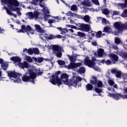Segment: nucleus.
<instances>
[{
  "label": "nucleus",
  "instance_id": "nucleus-9",
  "mask_svg": "<svg viewBox=\"0 0 127 127\" xmlns=\"http://www.w3.org/2000/svg\"><path fill=\"white\" fill-rule=\"evenodd\" d=\"M65 37L62 36L61 35H54L50 34V36L46 37L47 39H49V40H51L52 39H56V38H58V39H61V38H64Z\"/></svg>",
  "mask_w": 127,
  "mask_h": 127
},
{
  "label": "nucleus",
  "instance_id": "nucleus-24",
  "mask_svg": "<svg viewBox=\"0 0 127 127\" xmlns=\"http://www.w3.org/2000/svg\"><path fill=\"white\" fill-rule=\"evenodd\" d=\"M26 15L29 17L30 19H34V14L33 12H28L26 13Z\"/></svg>",
  "mask_w": 127,
  "mask_h": 127
},
{
  "label": "nucleus",
  "instance_id": "nucleus-32",
  "mask_svg": "<svg viewBox=\"0 0 127 127\" xmlns=\"http://www.w3.org/2000/svg\"><path fill=\"white\" fill-rule=\"evenodd\" d=\"M3 8H4L6 10L7 13L8 14H9V15H13V13H12V12H11V11H10V9H8L5 6L3 7Z\"/></svg>",
  "mask_w": 127,
  "mask_h": 127
},
{
  "label": "nucleus",
  "instance_id": "nucleus-25",
  "mask_svg": "<svg viewBox=\"0 0 127 127\" xmlns=\"http://www.w3.org/2000/svg\"><path fill=\"white\" fill-rule=\"evenodd\" d=\"M83 19L86 22H89V21H90V19H91V17H90L88 15H85L84 16H83Z\"/></svg>",
  "mask_w": 127,
  "mask_h": 127
},
{
  "label": "nucleus",
  "instance_id": "nucleus-38",
  "mask_svg": "<svg viewBox=\"0 0 127 127\" xmlns=\"http://www.w3.org/2000/svg\"><path fill=\"white\" fill-rule=\"evenodd\" d=\"M102 23L103 25H106V24H108V23H109V21L106 18H102Z\"/></svg>",
  "mask_w": 127,
  "mask_h": 127
},
{
  "label": "nucleus",
  "instance_id": "nucleus-19",
  "mask_svg": "<svg viewBox=\"0 0 127 127\" xmlns=\"http://www.w3.org/2000/svg\"><path fill=\"white\" fill-rule=\"evenodd\" d=\"M93 88H94V87L93 86V84H92L91 83H88L86 85L85 89L86 91L88 92L89 91H92V90H93Z\"/></svg>",
  "mask_w": 127,
  "mask_h": 127
},
{
  "label": "nucleus",
  "instance_id": "nucleus-23",
  "mask_svg": "<svg viewBox=\"0 0 127 127\" xmlns=\"http://www.w3.org/2000/svg\"><path fill=\"white\" fill-rule=\"evenodd\" d=\"M94 91L95 92H96V93H97L98 94V96H102L101 93L103 92V89H102L101 88H99L98 87H95L94 89Z\"/></svg>",
  "mask_w": 127,
  "mask_h": 127
},
{
  "label": "nucleus",
  "instance_id": "nucleus-52",
  "mask_svg": "<svg viewBox=\"0 0 127 127\" xmlns=\"http://www.w3.org/2000/svg\"><path fill=\"white\" fill-rule=\"evenodd\" d=\"M84 16L83 15H80L76 14V17L77 18H80V19H83Z\"/></svg>",
  "mask_w": 127,
  "mask_h": 127
},
{
  "label": "nucleus",
  "instance_id": "nucleus-44",
  "mask_svg": "<svg viewBox=\"0 0 127 127\" xmlns=\"http://www.w3.org/2000/svg\"><path fill=\"white\" fill-rule=\"evenodd\" d=\"M108 84L109 85V86H113L114 85H115V81H114V80H112V79H109L108 80Z\"/></svg>",
  "mask_w": 127,
  "mask_h": 127
},
{
  "label": "nucleus",
  "instance_id": "nucleus-50",
  "mask_svg": "<svg viewBox=\"0 0 127 127\" xmlns=\"http://www.w3.org/2000/svg\"><path fill=\"white\" fill-rule=\"evenodd\" d=\"M105 64L107 65H111V64H112V61L110 60H107V61H105Z\"/></svg>",
  "mask_w": 127,
  "mask_h": 127
},
{
  "label": "nucleus",
  "instance_id": "nucleus-49",
  "mask_svg": "<svg viewBox=\"0 0 127 127\" xmlns=\"http://www.w3.org/2000/svg\"><path fill=\"white\" fill-rule=\"evenodd\" d=\"M119 14H120V12H118L117 11H113L112 16H114V15H119Z\"/></svg>",
  "mask_w": 127,
  "mask_h": 127
},
{
  "label": "nucleus",
  "instance_id": "nucleus-22",
  "mask_svg": "<svg viewBox=\"0 0 127 127\" xmlns=\"http://www.w3.org/2000/svg\"><path fill=\"white\" fill-rule=\"evenodd\" d=\"M97 55L98 57H103V55H104V50L102 48L99 49L97 53Z\"/></svg>",
  "mask_w": 127,
  "mask_h": 127
},
{
  "label": "nucleus",
  "instance_id": "nucleus-12",
  "mask_svg": "<svg viewBox=\"0 0 127 127\" xmlns=\"http://www.w3.org/2000/svg\"><path fill=\"white\" fill-rule=\"evenodd\" d=\"M62 50V48L59 45H54L53 47V52L55 54L57 52H59Z\"/></svg>",
  "mask_w": 127,
  "mask_h": 127
},
{
  "label": "nucleus",
  "instance_id": "nucleus-53",
  "mask_svg": "<svg viewBox=\"0 0 127 127\" xmlns=\"http://www.w3.org/2000/svg\"><path fill=\"white\" fill-rule=\"evenodd\" d=\"M122 76L124 80H127V74H122Z\"/></svg>",
  "mask_w": 127,
  "mask_h": 127
},
{
  "label": "nucleus",
  "instance_id": "nucleus-37",
  "mask_svg": "<svg viewBox=\"0 0 127 127\" xmlns=\"http://www.w3.org/2000/svg\"><path fill=\"white\" fill-rule=\"evenodd\" d=\"M122 42V40L120 39V38L119 37H115V43L116 44H120L121 42Z\"/></svg>",
  "mask_w": 127,
  "mask_h": 127
},
{
  "label": "nucleus",
  "instance_id": "nucleus-27",
  "mask_svg": "<svg viewBox=\"0 0 127 127\" xmlns=\"http://www.w3.org/2000/svg\"><path fill=\"white\" fill-rule=\"evenodd\" d=\"M1 66L4 71H6V70L7 69V68H8V64L3 63L1 65Z\"/></svg>",
  "mask_w": 127,
  "mask_h": 127
},
{
  "label": "nucleus",
  "instance_id": "nucleus-61",
  "mask_svg": "<svg viewBox=\"0 0 127 127\" xmlns=\"http://www.w3.org/2000/svg\"><path fill=\"white\" fill-rule=\"evenodd\" d=\"M121 16L122 17H127V15L123 12L121 14Z\"/></svg>",
  "mask_w": 127,
  "mask_h": 127
},
{
  "label": "nucleus",
  "instance_id": "nucleus-55",
  "mask_svg": "<svg viewBox=\"0 0 127 127\" xmlns=\"http://www.w3.org/2000/svg\"><path fill=\"white\" fill-rule=\"evenodd\" d=\"M91 68L94 69L95 71H99V68L96 67V65H93Z\"/></svg>",
  "mask_w": 127,
  "mask_h": 127
},
{
  "label": "nucleus",
  "instance_id": "nucleus-17",
  "mask_svg": "<svg viewBox=\"0 0 127 127\" xmlns=\"http://www.w3.org/2000/svg\"><path fill=\"white\" fill-rule=\"evenodd\" d=\"M112 32V28L109 26H107L104 28L103 32H105L106 33H111Z\"/></svg>",
  "mask_w": 127,
  "mask_h": 127
},
{
  "label": "nucleus",
  "instance_id": "nucleus-64",
  "mask_svg": "<svg viewBox=\"0 0 127 127\" xmlns=\"http://www.w3.org/2000/svg\"><path fill=\"white\" fill-rule=\"evenodd\" d=\"M61 34H62V35H65V34H66V32L63 30L62 31H61Z\"/></svg>",
  "mask_w": 127,
  "mask_h": 127
},
{
  "label": "nucleus",
  "instance_id": "nucleus-54",
  "mask_svg": "<svg viewBox=\"0 0 127 127\" xmlns=\"http://www.w3.org/2000/svg\"><path fill=\"white\" fill-rule=\"evenodd\" d=\"M70 64H71L70 66H71V69H75V68H76V64H75V63H71Z\"/></svg>",
  "mask_w": 127,
  "mask_h": 127
},
{
  "label": "nucleus",
  "instance_id": "nucleus-1",
  "mask_svg": "<svg viewBox=\"0 0 127 127\" xmlns=\"http://www.w3.org/2000/svg\"><path fill=\"white\" fill-rule=\"evenodd\" d=\"M61 74V71L58 70L55 72V75L53 74L52 78H50L51 83L53 85L58 84L60 86L62 84V82H64V85H67L70 87L73 86V87H76L78 86V84L82 81V78L80 76H75L73 75L72 78L69 79V75L66 73H64L61 74V78H59V75Z\"/></svg>",
  "mask_w": 127,
  "mask_h": 127
},
{
  "label": "nucleus",
  "instance_id": "nucleus-58",
  "mask_svg": "<svg viewBox=\"0 0 127 127\" xmlns=\"http://www.w3.org/2000/svg\"><path fill=\"white\" fill-rule=\"evenodd\" d=\"M43 10H44L45 13H47V14L50 13V12H49V10H48V9H45V8H44Z\"/></svg>",
  "mask_w": 127,
  "mask_h": 127
},
{
  "label": "nucleus",
  "instance_id": "nucleus-21",
  "mask_svg": "<svg viewBox=\"0 0 127 127\" xmlns=\"http://www.w3.org/2000/svg\"><path fill=\"white\" fill-rule=\"evenodd\" d=\"M31 30H32L31 26L29 25H27L25 29V32L27 33V35H29V31H31Z\"/></svg>",
  "mask_w": 127,
  "mask_h": 127
},
{
  "label": "nucleus",
  "instance_id": "nucleus-60",
  "mask_svg": "<svg viewBox=\"0 0 127 127\" xmlns=\"http://www.w3.org/2000/svg\"><path fill=\"white\" fill-rule=\"evenodd\" d=\"M71 28L73 29H76V30H78V28L76 26H74L73 25H71Z\"/></svg>",
  "mask_w": 127,
  "mask_h": 127
},
{
  "label": "nucleus",
  "instance_id": "nucleus-14",
  "mask_svg": "<svg viewBox=\"0 0 127 127\" xmlns=\"http://www.w3.org/2000/svg\"><path fill=\"white\" fill-rule=\"evenodd\" d=\"M32 59L33 60H34L35 62H37V63H39V64L42 63V62L44 61V58L43 57L36 58V57H33Z\"/></svg>",
  "mask_w": 127,
  "mask_h": 127
},
{
  "label": "nucleus",
  "instance_id": "nucleus-56",
  "mask_svg": "<svg viewBox=\"0 0 127 127\" xmlns=\"http://www.w3.org/2000/svg\"><path fill=\"white\" fill-rule=\"evenodd\" d=\"M75 68H77V67H80L81 65H82V63H75Z\"/></svg>",
  "mask_w": 127,
  "mask_h": 127
},
{
  "label": "nucleus",
  "instance_id": "nucleus-40",
  "mask_svg": "<svg viewBox=\"0 0 127 127\" xmlns=\"http://www.w3.org/2000/svg\"><path fill=\"white\" fill-rule=\"evenodd\" d=\"M119 5L121 6V8H126V7L127 6V4L125 2V3H120Z\"/></svg>",
  "mask_w": 127,
  "mask_h": 127
},
{
  "label": "nucleus",
  "instance_id": "nucleus-51",
  "mask_svg": "<svg viewBox=\"0 0 127 127\" xmlns=\"http://www.w3.org/2000/svg\"><path fill=\"white\" fill-rule=\"evenodd\" d=\"M18 66L20 67V68H21V69H24V67H23V63H19Z\"/></svg>",
  "mask_w": 127,
  "mask_h": 127
},
{
  "label": "nucleus",
  "instance_id": "nucleus-30",
  "mask_svg": "<svg viewBox=\"0 0 127 127\" xmlns=\"http://www.w3.org/2000/svg\"><path fill=\"white\" fill-rule=\"evenodd\" d=\"M78 9V7H77V5L76 4H73L71 6L70 10H72V11H76Z\"/></svg>",
  "mask_w": 127,
  "mask_h": 127
},
{
  "label": "nucleus",
  "instance_id": "nucleus-63",
  "mask_svg": "<svg viewBox=\"0 0 127 127\" xmlns=\"http://www.w3.org/2000/svg\"><path fill=\"white\" fill-rule=\"evenodd\" d=\"M96 33H97L96 32L91 31V35H92V36H95V35H96Z\"/></svg>",
  "mask_w": 127,
  "mask_h": 127
},
{
  "label": "nucleus",
  "instance_id": "nucleus-10",
  "mask_svg": "<svg viewBox=\"0 0 127 127\" xmlns=\"http://www.w3.org/2000/svg\"><path fill=\"white\" fill-rule=\"evenodd\" d=\"M35 30L37 32H39V33H44L45 32L44 30L41 28L40 25L36 24L34 25Z\"/></svg>",
  "mask_w": 127,
  "mask_h": 127
},
{
  "label": "nucleus",
  "instance_id": "nucleus-35",
  "mask_svg": "<svg viewBox=\"0 0 127 127\" xmlns=\"http://www.w3.org/2000/svg\"><path fill=\"white\" fill-rule=\"evenodd\" d=\"M57 63L60 66H63V65H65V61H62L61 60H59L57 61Z\"/></svg>",
  "mask_w": 127,
  "mask_h": 127
},
{
  "label": "nucleus",
  "instance_id": "nucleus-6",
  "mask_svg": "<svg viewBox=\"0 0 127 127\" xmlns=\"http://www.w3.org/2000/svg\"><path fill=\"white\" fill-rule=\"evenodd\" d=\"M91 78L93 79L90 80V83L91 84V85H97L98 88H102V86H104L102 81L98 80V77L93 75Z\"/></svg>",
  "mask_w": 127,
  "mask_h": 127
},
{
  "label": "nucleus",
  "instance_id": "nucleus-46",
  "mask_svg": "<svg viewBox=\"0 0 127 127\" xmlns=\"http://www.w3.org/2000/svg\"><path fill=\"white\" fill-rule=\"evenodd\" d=\"M76 26L77 27V30H80L82 26V23L75 24Z\"/></svg>",
  "mask_w": 127,
  "mask_h": 127
},
{
  "label": "nucleus",
  "instance_id": "nucleus-34",
  "mask_svg": "<svg viewBox=\"0 0 127 127\" xmlns=\"http://www.w3.org/2000/svg\"><path fill=\"white\" fill-rule=\"evenodd\" d=\"M95 36L96 38H101L102 36V31H99L97 32H96V34H95Z\"/></svg>",
  "mask_w": 127,
  "mask_h": 127
},
{
  "label": "nucleus",
  "instance_id": "nucleus-59",
  "mask_svg": "<svg viewBox=\"0 0 127 127\" xmlns=\"http://www.w3.org/2000/svg\"><path fill=\"white\" fill-rule=\"evenodd\" d=\"M114 93H111L110 92H109L108 94V96L109 97H112V98H114Z\"/></svg>",
  "mask_w": 127,
  "mask_h": 127
},
{
  "label": "nucleus",
  "instance_id": "nucleus-31",
  "mask_svg": "<svg viewBox=\"0 0 127 127\" xmlns=\"http://www.w3.org/2000/svg\"><path fill=\"white\" fill-rule=\"evenodd\" d=\"M77 35L79 36V37H81V38H83V37H85V36H86L85 33H83L82 32H78Z\"/></svg>",
  "mask_w": 127,
  "mask_h": 127
},
{
  "label": "nucleus",
  "instance_id": "nucleus-5",
  "mask_svg": "<svg viewBox=\"0 0 127 127\" xmlns=\"http://www.w3.org/2000/svg\"><path fill=\"white\" fill-rule=\"evenodd\" d=\"M114 27L116 29H118L119 33L123 32L124 30L127 29V22L123 24L122 22H116L114 23Z\"/></svg>",
  "mask_w": 127,
  "mask_h": 127
},
{
  "label": "nucleus",
  "instance_id": "nucleus-48",
  "mask_svg": "<svg viewBox=\"0 0 127 127\" xmlns=\"http://www.w3.org/2000/svg\"><path fill=\"white\" fill-rule=\"evenodd\" d=\"M118 71V69H117V68H112L111 70V72L112 74H116Z\"/></svg>",
  "mask_w": 127,
  "mask_h": 127
},
{
  "label": "nucleus",
  "instance_id": "nucleus-39",
  "mask_svg": "<svg viewBox=\"0 0 127 127\" xmlns=\"http://www.w3.org/2000/svg\"><path fill=\"white\" fill-rule=\"evenodd\" d=\"M55 55H56V56H57V57H58L59 58H61V57H62V53L61 52V51L55 53Z\"/></svg>",
  "mask_w": 127,
  "mask_h": 127
},
{
  "label": "nucleus",
  "instance_id": "nucleus-57",
  "mask_svg": "<svg viewBox=\"0 0 127 127\" xmlns=\"http://www.w3.org/2000/svg\"><path fill=\"white\" fill-rule=\"evenodd\" d=\"M54 21H55V20L50 19L48 21V23H49V24H52V23H54Z\"/></svg>",
  "mask_w": 127,
  "mask_h": 127
},
{
  "label": "nucleus",
  "instance_id": "nucleus-26",
  "mask_svg": "<svg viewBox=\"0 0 127 127\" xmlns=\"http://www.w3.org/2000/svg\"><path fill=\"white\" fill-rule=\"evenodd\" d=\"M79 73L80 74H84L86 72V68L84 67H80L78 70Z\"/></svg>",
  "mask_w": 127,
  "mask_h": 127
},
{
  "label": "nucleus",
  "instance_id": "nucleus-3",
  "mask_svg": "<svg viewBox=\"0 0 127 127\" xmlns=\"http://www.w3.org/2000/svg\"><path fill=\"white\" fill-rule=\"evenodd\" d=\"M6 73H7L8 76L11 79V82H13V83H20L21 82V79L19 77L22 76L21 73L15 72V71H6Z\"/></svg>",
  "mask_w": 127,
  "mask_h": 127
},
{
  "label": "nucleus",
  "instance_id": "nucleus-62",
  "mask_svg": "<svg viewBox=\"0 0 127 127\" xmlns=\"http://www.w3.org/2000/svg\"><path fill=\"white\" fill-rule=\"evenodd\" d=\"M88 9H89V8L86 7L84 8L83 11L85 12V13H86V12H88Z\"/></svg>",
  "mask_w": 127,
  "mask_h": 127
},
{
  "label": "nucleus",
  "instance_id": "nucleus-13",
  "mask_svg": "<svg viewBox=\"0 0 127 127\" xmlns=\"http://www.w3.org/2000/svg\"><path fill=\"white\" fill-rule=\"evenodd\" d=\"M10 60L15 63H19L20 62H21V59L20 57L17 56L11 57Z\"/></svg>",
  "mask_w": 127,
  "mask_h": 127
},
{
  "label": "nucleus",
  "instance_id": "nucleus-36",
  "mask_svg": "<svg viewBox=\"0 0 127 127\" xmlns=\"http://www.w3.org/2000/svg\"><path fill=\"white\" fill-rule=\"evenodd\" d=\"M115 75L117 78H121V77H122V71H121L120 70H118L117 72L116 73Z\"/></svg>",
  "mask_w": 127,
  "mask_h": 127
},
{
  "label": "nucleus",
  "instance_id": "nucleus-2",
  "mask_svg": "<svg viewBox=\"0 0 127 127\" xmlns=\"http://www.w3.org/2000/svg\"><path fill=\"white\" fill-rule=\"evenodd\" d=\"M22 77V80L23 82H31L32 84H35V78L37 76L36 73L33 71V70L29 69Z\"/></svg>",
  "mask_w": 127,
  "mask_h": 127
},
{
  "label": "nucleus",
  "instance_id": "nucleus-7",
  "mask_svg": "<svg viewBox=\"0 0 127 127\" xmlns=\"http://www.w3.org/2000/svg\"><path fill=\"white\" fill-rule=\"evenodd\" d=\"M84 64L89 68H92L94 65H96V63L89 59V58L85 59Z\"/></svg>",
  "mask_w": 127,
  "mask_h": 127
},
{
  "label": "nucleus",
  "instance_id": "nucleus-47",
  "mask_svg": "<svg viewBox=\"0 0 127 127\" xmlns=\"http://www.w3.org/2000/svg\"><path fill=\"white\" fill-rule=\"evenodd\" d=\"M69 15H70V16H71L72 17H76V15H77V14L74 13L72 12V11H69Z\"/></svg>",
  "mask_w": 127,
  "mask_h": 127
},
{
  "label": "nucleus",
  "instance_id": "nucleus-45",
  "mask_svg": "<svg viewBox=\"0 0 127 127\" xmlns=\"http://www.w3.org/2000/svg\"><path fill=\"white\" fill-rule=\"evenodd\" d=\"M28 54L30 55H32L33 54V49L29 48L28 49Z\"/></svg>",
  "mask_w": 127,
  "mask_h": 127
},
{
  "label": "nucleus",
  "instance_id": "nucleus-20",
  "mask_svg": "<svg viewBox=\"0 0 127 127\" xmlns=\"http://www.w3.org/2000/svg\"><path fill=\"white\" fill-rule=\"evenodd\" d=\"M101 11H102L103 14L105 15H109L110 14V10L107 8L101 9Z\"/></svg>",
  "mask_w": 127,
  "mask_h": 127
},
{
  "label": "nucleus",
  "instance_id": "nucleus-11",
  "mask_svg": "<svg viewBox=\"0 0 127 127\" xmlns=\"http://www.w3.org/2000/svg\"><path fill=\"white\" fill-rule=\"evenodd\" d=\"M109 56L112 61H115L116 62L119 61V56H118V55L111 53L109 55Z\"/></svg>",
  "mask_w": 127,
  "mask_h": 127
},
{
  "label": "nucleus",
  "instance_id": "nucleus-43",
  "mask_svg": "<svg viewBox=\"0 0 127 127\" xmlns=\"http://www.w3.org/2000/svg\"><path fill=\"white\" fill-rule=\"evenodd\" d=\"M23 67H24V68H26V69H28V68H29V65H28V63L26 62H24Z\"/></svg>",
  "mask_w": 127,
  "mask_h": 127
},
{
  "label": "nucleus",
  "instance_id": "nucleus-16",
  "mask_svg": "<svg viewBox=\"0 0 127 127\" xmlns=\"http://www.w3.org/2000/svg\"><path fill=\"white\" fill-rule=\"evenodd\" d=\"M123 96H125V95H122L120 93H114L113 99H115L117 101H118L120 98H121V99H125V97Z\"/></svg>",
  "mask_w": 127,
  "mask_h": 127
},
{
  "label": "nucleus",
  "instance_id": "nucleus-8",
  "mask_svg": "<svg viewBox=\"0 0 127 127\" xmlns=\"http://www.w3.org/2000/svg\"><path fill=\"white\" fill-rule=\"evenodd\" d=\"M80 30L85 32H89L91 30V26L89 24L82 23Z\"/></svg>",
  "mask_w": 127,
  "mask_h": 127
},
{
  "label": "nucleus",
  "instance_id": "nucleus-33",
  "mask_svg": "<svg viewBox=\"0 0 127 127\" xmlns=\"http://www.w3.org/2000/svg\"><path fill=\"white\" fill-rule=\"evenodd\" d=\"M13 9H16L15 11H16V13L18 14V15H19V16H20V15H21V12H20L19 11V10H20V8H19V7H18V8L13 7Z\"/></svg>",
  "mask_w": 127,
  "mask_h": 127
},
{
  "label": "nucleus",
  "instance_id": "nucleus-41",
  "mask_svg": "<svg viewBox=\"0 0 127 127\" xmlns=\"http://www.w3.org/2000/svg\"><path fill=\"white\" fill-rule=\"evenodd\" d=\"M92 3L95 4V5H100L99 0H91Z\"/></svg>",
  "mask_w": 127,
  "mask_h": 127
},
{
  "label": "nucleus",
  "instance_id": "nucleus-29",
  "mask_svg": "<svg viewBox=\"0 0 127 127\" xmlns=\"http://www.w3.org/2000/svg\"><path fill=\"white\" fill-rule=\"evenodd\" d=\"M33 53L36 54V55H39V49L37 48H33Z\"/></svg>",
  "mask_w": 127,
  "mask_h": 127
},
{
  "label": "nucleus",
  "instance_id": "nucleus-18",
  "mask_svg": "<svg viewBox=\"0 0 127 127\" xmlns=\"http://www.w3.org/2000/svg\"><path fill=\"white\" fill-rule=\"evenodd\" d=\"M33 14H34V19L35 18V19H38V18H39V14H42V13H41V12H38V11L35 10L33 12Z\"/></svg>",
  "mask_w": 127,
  "mask_h": 127
},
{
  "label": "nucleus",
  "instance_id": "nucleus-4",
  "mask_svg": "<svg viewBox=\"0 0 127 127\" xmlns=\"http://www.w3.org/2000/svg\"><path fill=\"white\" fill-rule=\"evenodd\" d=\"M1 2L5 3L11 11H15L16 9H14L13 6H19V2L17 0H1Z\"/></svg>",
  "mask_w": 127,
  "mask_h": 127
},
{
  "label": "nucleus",
  "instance_id": "nucleus-42",
  "mask_svg": "<svg viewBox=\"0 0 127 127\" xmlns=\"http://www.w3.org/2000/svg\"><path fill=\"white\" fill-rule=\"evenodd\" d=\"M67 56L68 57L70 62H74L75 61V58L73 56H70L69 55H67Z\"/></svg>",
  "mask_w": 127,
  "mask_h": 127
},
{
  "label": "nucleus",
  "instance_id": "nucleus-28",
  "mask_svg": "<svg viewBox=\"0 0 127 127\" xmlns=\"http://www.w3.org/2000/svg\"><path fill=\"white\" fill-rule=\"evenodd\" d=\"M25 59L28 62H29V63H32L33 61V59H32V57L31 59V57L28 56H25Z\"/></svg>",
  "mask_w": 127,
  "mask_h": 127
},
{
  "label": "nucleus",
  "instance_id": "nucleus-15",
  "mask_svg": "<svg viewBox=\"0 0 127 127\" xmlns=\"http://www.w3.org/2000/svg\"><path fill=\"white\" fill-rule=\"evenodd\" d=\"M82 5L84 6H92V2H91V0H84L82 2Z\"/></svg>",
  "mask_w": 127,
  "mask_h": 127
}]
</instances>
